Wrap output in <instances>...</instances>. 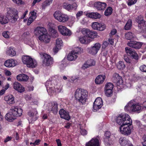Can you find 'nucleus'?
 <instances>
[{"label":"nucleus","instance_id":"obj_5","mask_svg":"<svg viewBox=\"0 0 146 146\" xmlns=\"http://www.w3.org/2000/svg\"><path fill=\"white\" fill-rule=\"evenodd\" d=\"M143 109L144 107L141 106L139 103L133 104L131 101L129 102L125 107V110L130 111H140Z\"/></svg>","mask_w":146,"mask_h":146},{"label":"nucleus","instance_id":"obj_50","mask_svg":"<svg viewBox=\"0 0 146 146\" xmlns=\"http://www.w3.org/2000/svg\"><path fill=\"white\" fill-rule=\"evenodd\" d=\"M102 106L98 104H93V108L94 111H97Z\"/></svg>","mask_w":146,"mask_h":146},{"label":"nucleus","instance_id":"obj_17","mask_svg":"<svg viewBox=\"0 0 146 146\" xmlns=\"http://www.w3.org/2000/svg\"><path fill=\"white\" fill-rule=\"evenodd\" d=\"M78 5L76 3H74L72 5L69 4L66 2L64 3L62 5L63 7L66 10L71 11L73 9L76 10Z\"/></svg>","mask_w":146,"mask_h":146},{"label":"nucleus","instance_id":"obj_24","mask_svg":"<svg viewBox=\"0 0 146 146\" xmlns=\"http://www.w3.org/2000/svg\"><path fill=\"white\" fill-rule=\"evenodd\" d=\"M13 88L19 92L21 93L25 91V88L22 85L17 82H15L13 83Z\"/></svg>","mask_w":146,"mask_h":146},{"label":"nucleus","instance_id":"obj_46","mask_svg":"<svg viewBox=\"0 0 146 146\" xmlns=\"http://www.w3.org/2000/svg\"><path fill=\"white\" fill-rule=\"evenodd\" d=\"M62 45V42L60 38H58L56 40V46L57 47H60Z\"/></svg>","mask_w":146,"mask_h":146},{"label":"nucleus","instance_id":"obj_19","mask_svg":"<svg viewBox=\"0 0 146 146\" xmlns=\"http://www.w3.org/2000/svg\"><path fill=\"white\" fill-rule=\"evenodd\" d=\"M47 30L43 27H38L34 30V34L36 36H42L44 34L46 33Z\"/></svg>","mask_w":146,"mask_h":146},{"label":"nucleus","instance_id":"obj_2","mask_svg":"<svg viewBox=\"0 0 146 146\" xmlns=\"http://www.w3.org/2000/svg\"><path fill=\"white\" fill-rule=\"evenodd\" d=\"M116 121L121 125H126L132 124V121L129 116L127 114L119 115L116 118Z\"/></svg>","mask_w":146,"mask_h":146},{"label":"nucleus","instance_id":"obj_60","mask_svg":"<svg viewBox=\"0 0 146 146\" xmlns=\"http://www.w3.org/2000/svg\"><path fill=\"white\" fill-rule=\"evenodd\" d=\"M83 14V12L82 11H78L76 14V17L77 19L79 18Z\"/></svg>","mask_w":146,"mask_h":146},{"label":"nucleus","instance_id":"obj_3","mask_svg":"<svg viewBox=\"0 0 146 146\" xmlns=\"http://www.w3.org/2000/svg\"><path fill=\"white\" fill-rule=\"evenodd\" d=\"M7 16L12 23H15L19 18L18 12L17 10L13 8H7Z\"/></svg>","mask_w":146,"mask_h":146},{"label":"nucleus","instance_id":"obj_54","mask_svg":"<svg viewBox=\"0 0 146 146\" xmlns=\"http://www.w3.org/2000/svg\"><path fill=\"white\" fill-rule=\"evenodd\" d=\"M124 59L127 63H130L131 62V60L129 58L127 55H124Z\"/></svg>","mask_w":146,"mask_h":146},{"label":"nucleus","instance_id":"obj_18","mask_svg":"<svg viewBox=\"0 0 146 146\" xmlns=\"http://www.w3.org/2000/svg\"><path fill=\"white\" fill-rule=\"evenodd\" d=\"M58 104L56 102L50 103L48 107L49 111H52L54 114H56L58 111Z\"/></svg>","mask_w":146,"mask_h":146},{"label":"nucleus","instance_id":"obj_29","mask_svg":"<svg viewBox=\"0 0 146 146\" xmlns=\"http://www.w3.org/2000/svg\"><path fill=\"white\" fill-rule=\"evenodd\" d=\"M38 39L41 41L44 42L45 43H48L50 41V37L49 35L46 33L42 36H39Z\"/></svg>","mask_w":146,"mask_h":146},{"label":"nucleus","instance_id":"obj_38","mask_svg":"<svg viewBox=\"0 0 146 146\" xmlns=\"http://www.w3.org/2000/svg\"><path fill=\"white\" fill-rule=\"evenodd\" d=\"M6 53L7 55L12 57L15 56L16 54L15 49L11 47L8 48L6 51Z\"/></svg>","mask_w":146,"mask_h":146},{"label":"nucleus","instance_id":"obj_59","mask_svg":"<svg viewBox=\"0 0 146 146\" xmlns=\"http://www.w3.org/2000/svg\"><path fill=\"white\" fill-rule=\"evenodd\" d=\"M9 32H4L2 33V35L5 38H8L9 37V36L8 33H9Z\"/></svg>","mask_w":146,"mask_h":146},{"label":"nucleus","instance_id":"obj_15","mask_svg":"<svg viewBox=\"0 0 146 146\" xmlns=\"http://www.w3.org/2000/svg\"><path fill=\"white\" fill-rule=\"evenodd\" d=\"M92 26L93 29L100 31H103L106 28V26L104 24L98 22L93 23Z\"/></svg>","mask_w":146,"mask_h":146},{"label":"nucleus","instance_id":"obj_57","mask_svg":"<svg viewBox=\"0 0 146 146\" xmlns=\"http://www.w3.org/2000/svg\"><path fill=\"white\" fill-rule=\"evenodd\" d=\"M140 70L142 72H146V66L143 65L141 66L140 67Z\"/></svg>","mask_w":146,"mask_h":146},{"label":"nucleus","instance_id":"obj_43","mask_svg":"<svg viewBox=\"0 0 146 146\" xmlns=\"http://www.w3.org/2000/svg\"><path fill=\"white\" fill-rule=\"evenodd\" d=\"M94 104H96L102 106L103 102L102 98L100 97L97 98L94 103Z\"/></svg>","mask_w":146,"mask_h":146},{"label":"nucleus","instance_id":"obj_41","mask_svg":"<svg viewBox=\"0 0 146 146\" xmlns=\"http://www.w3.org/2000/svg\"><path fill=\"white\" fill-rule=\"evenodd\" d=\"M135 36L134 34L131 32H128L125 35V38L127 40H131Z\"/></svg>","mask_w":146,"mask_h":146},{"label":"nucleus","instance_id":"obj_8","mask_svg":"<svg viewBox=\"0 0 146 146\" xmlns=\"http://www.w3.org/2000/svg\"><path fill=\"white\" fill-rule=\"evenodd\" d=\"M53 15L55 19L60 22H64L68 21L69 19L66 15L63 14L58 11H56Z\"/></svg>","mask_w":146,"mask_h":146},{"label":"nucleus","instance_id":"obj_45","mask_svg":"<svg viewBox=\"0 0 146 146\" xmlns=\"http://www.w3.org/2000/svg\"><path fill=\"white\" fill-rule=\"evenodd\" d=\"M125 67V65L124 62L122 61H120L119 63L117 65V67L119 69H123Z\"/></svg>","mask_w":146,"mask_h":146},{"label":"nucleus","instance_id":"obj_28","mask_svg":"<svg viewBox=\"0 0 146 146\" xmlns=\"http://www.w3.org/2000/svg\"><path fill=\"white\" fill-rule=\"evenodd\" d=\"M16 64V61L13 59L7 60L4 63V65L6 67L10 68L14 67Z\"/></svg>","mask_w":146,"mask_h":146},{"label":"nucleus","instance_id":"obj_40","mask_svg":"<svg viewBox=\"0 0 146 146\" xmlns=\"http://www.w3.org/2000/svg\"><path fill=\"white\" fill-rule=\"evenodd\" d=\"M113 9L111 7H107L104 12V15L106 16L110 15L112 13Z\"/></svg>","mask_w":146,"mask_h":146},{"label":"nucleus","instance_id":"obj_23","mask_svg":"<svg viewBox=\"0 0 146 146\" xmlns=\"http://www.w3.org/2000/svg\"><path fill=\"white\" fill-rule=\"evenodd\" d=\"M125 50L127 54H129L130 55L133 56V58L135 59H137V54L135 51L133 49L127 47H126L125 48Z\"/></svg>","mask_w":146,"mask_h":146},{"label":"nucleus","instance_id":"obj_13","mask_svg":"<svg viewBox=\"0 0 146 146\" xmlns=\"http://www.w3.org/2000/svg\"><path fill=\"white\" fill-rule=\"evenodd\" d=\"M10 111L16 117L20 116L22 113L23 110L21 108L17 106H12Z\"/></svg>","mask_w":146,"mask_h":146},{"label":"nucleus","instance_id":"obj_22","mask_svg":"<svg viewBox=\"0 0 146 146\" xmlns=\"http://www.w3.org/2000/svg\"><path fill=\"white\" fill-rule=\"evenodd\" d=\"M119 142L121 146H133L130 141L125 137H121Z\"/></svg>","mask_w":146,"mask_h":146},{"label":"nucleus","instance_id":"obj_16","mask_svg":"<svg viewBox=\"0 0 146 146\" xmlns=\"http://www.w3.org/2000/svg\"><path fill=\"white\" fill-rule=\"evenodd\" d=\"M58 28L59 32L63 35L70 36L71 35L70 31L65 26L59 25Z\"/></svg>","mask_w":146,"mask_h":146},{"label":"nucleus","instance_id":"obj_30","mask_svg":"<svg viewBox=\"0 0 146 146\" xmlns=\"http://www.w3.org/2000/svg\"><path fill=\"white\" fill-rule=\"evenodd\" d=\"M32 58L27 56H23L22 57V61L23 64H26L27 66L29 68H31V64L29 62H32Z\"/></svg>","mask_w":146,"mask_h":146},{"label":"nucleus","instance_id":"obj_7","mask_svg":"<svg viewBox=\"0 0 146 146\" xmlns=\"http://www.w3.org/2000/svg\"><path fill=\"white\" fill-rule=\"evenodd\" d=\"M132 124H128L127 126L121 125L119 128V131L121 133L125 135H130L131 132L133 129Z\"/></svg>","mask_w":146,"mask_h":146},{"label":"nucleus","instance_id":"obj_31","mask_svg":"<svg viewBox=\"0 0 146 146\" xmlns=\"http://www.w3.org/2000/svg\"><path fill=\"white\" fill-rule=\"evenodd\" d=\"M113 78L115 82L117 83L118 85L122 84L123 81L122 78L118 74L116 73H114L113 75Z\"/></svg>","mask_w":146,"mask_h":146},{"label":"nucleus","instance_id":"obj_62","mask_svg":"<svg viewBox=\"0 0 146 146\" xmlns=\"http://www.w3.org/2000/svg\"><path fill=\"white\" fill-rule=\"evenodd\" d=\"M34 20H35V19H33L32 18L30 17L27 22V25H29Z\"/></svg>","mask_w":146,"mask_h":146},{"label":"nucleus","instance_id":"obj_53","mask_svg":"<svg viewBox=\"0 0 146 146\" xmlns=\"http://www.w3.org/2000/svg\"><path fill=\"white\" fill-rule=\"evenodd\" d=\"M36 13L34 11H33L30 13V17L32 18L33 19H35L36 17Z\"/></svg>","mask_w":146,"mask_h":146},{"label":"nucleus","instance_id":"obj_52","mask_svg":"<svg viewBox=\"0 0 146 146\" xmlns=\"http://www.w3.org/2000/svg\"><path fill=\"white\" fill-rule=\"evenodd\" d=\"M112 90L111 89L107 90L105 89V92L106 95L108 97L112 93Z\"/></svg>","mask_w":146,"mask_h":146},{"label":"nucleus","instance_id":"obj_37","mask_svg":"<svg viewBox=\"0 0 146 146\" xmlns=\"http://www.w3.org/2000/svg\"><path fill=\"white\" fill-rule=\"evenodd\" d=\"M17 80L21 81H26L29 77L26 75L22 74L18 75L17 77Z\"/></svg>","mask_w":146,"mask_h":146},{"label":"nucleus","instance_id":"obj_6","mask_svg":"<svg viewBox=\"0 0 146 146\" xmlns=\"http://www.w3.org/2000/svg\"><path fill=\"white\" fill-rule=\"evenodd\" d=\"M136 21L138 23L139 30L141 32H143L146 29V22L143 20V16L140 15L136 18Z\"/></svg>","mask_w":146,"mask_h":146},{"label":"nucleus","instance_id":"obj_1","mask_svg":"<svg viewBox=\"0 0 146 146\" xmlns=\"http://www.w3.org/2000/svg\"><path fill=\"white\" fill-rule=\"evenodd\" d=\"M87 92L82 89H77L74 94L75 97L77 100L83 104L86 102L87 96Z\"/></svg>","mask_w":146,"mask_h":146},{"label":"nucleus","instance_id":"obj_21","mask_svg":"<svg viewBox=\"0 0 146 146\" xmlns=\"http://www.w3.org/2000/svg\"><path fill=\"white\" fill-rule=\"evenodd\" d=\"M127 45L130 47L138 49L141 47L142 44L136 41H131L127 43Z\"/></svg>","mask_w":146,"mask_h":146},{"label":"nucleus","instance_id":"obj_47","mask_svg":"<svg viewBox=\"0 0 146 146\" xmlns=\"http://www.w3.org/2000/svg\"><path fill=\"white\" fill-rule=\"evenodd\" d=\"M113 87V85L111 83H108L106 85L105 89L112 90Z\"/></svg>","mask_w":146,"mask_h":146},{"label":"nucleus","instance_id":"obj_42","mask_svg":"<svg viewBox=\"0 0 146 146\" xmlns=\"http://www.w3.org/2000/svg\"><path fill=\"white\" fill-rule=\"evenodd\" d=\"M52 0H46L44 1L42 5V9H45V7L49 5L52 3Z\"/></svg>","mask_w":146,"mask_h":146},{"label":"nucleus","instance_id":"obj_48","mask_svg":"<svg viewBox=\"0 0 146 146\" xmlns=\"http://www.w3.org/2000/svg\"><path fill=\"white\" fill-rule=\"evenodd\" d=\"M32 62L29 61V63L31 64V68H34L37 66V62L34 59L32 58Z\"/></svg>","mask_w":146,"mask_h":146},{"label":"nucleus","instance_id":"obj_27","mask_svg":"<svg viewBox=\"0 0 146 146\" xmlns=\"http://www.w3.org/2000/svg\"><path fill=\"white\" fill-rule=\"evenodd\" d=\"M59 113L61 118L68 120L70 119V117L69 116L68 113L63 109H61L59 111Z\"/></svg>","mask_w":146,"mask_h":146},{"label":"nucleus","instance_id":"obj_35","mask_svg":"<svg viewBox=\"0 0 146 146\" xmlns=\"http://www.w3.org/2000/svg\"><path fill=\"white\" fill-rule=\"evenodd\" d=\"M16 117L9 111V112L5 116L6 119L9 122L13 121L16 119Z\"/></svg>","mask_w":146,"mask_h":146},{"label":"nucleus","instance_id":"obj_64","mask_svg":"<svg viewBox=\"0 0 146 146\" xmlns=\"http://www.w3.org/2000/svg\"><path fill=\"white\" fill-rule=\"evenodd\" d=\"M60 49V47H57V46L55 45V47L53 48V50L55 53H57Z\"/></svg>","mask_w":146,"mask_h":146},{"label":"nucleus","instance_id":"obj_63","mask_svg":"<svg viewBox=\"0 0 146 146\" xmlns=\"http://www.w3.org/2000/svg\"><path fill=\"white\" fill-rule=\"evenodd\" d=\"M105 138L109 137L110 138L111 133L109 131H106L105 133Z\"/></svg>","mask_w":146,"mask_h":146},{"label":"nucleus","instance_id":"obj_11","mask_svg":"<svg viewBox=\"0 0 146 146\" xmlns=\"http://www.w3.org/2000/svg\"><path fill=\"white\" fill-rule=\"evenodd\" d=\"M44 60L43 64L46 66H49L53 63V59L50 56L45 53L42 54Z\"/></svg>","mask_w":146,"mask_h":146},{"label":"nucleus","instance_id":"obj_33","mask_svg":"<svg viewBox=\"0 0 146 146\" xmlns=\"http://www.w3.org/2000/svg\"><path fill=\"white\" fill-rule=\"evenodd\" d=\"M86 15L88 17L94 19H100L101 17V15L97 12H93L87 13L86 14Z\"/></svg>","mask_w":146,"mask_h":146},{"label":"nucleus","instance_id":"obj_44","mask_svg":"<svg viewBox=\"0 0 146 146\" xmlns=\"http://www.w3.org/2000/svg\"><path fill=\"white\" fill-rule=\"evenodd\" d=\"M131 21L130 20H129L124 27V29L125 30H129L131 26Z\"/></svg>","mask_w":146,"mask_h":146},{"label":"nucleus","instance_id":"obj_4","mask_svg":"<svg viewBox=\"0 0 146 146\" xmlns=\"http://www.w3.org/2000/svg\"><path fill=\"white\" fill-rule=\"evenodd\" d=\"M7 16L12 23H15L19 18L18 12L17 10L13 8H7Z\"/></svg>","mask_w":146,"mask_h":146},{"label":"nucleus","instance_id":"obj_61","mask_svg":"<svg viewBox=\"0 0 146 146\" xmlns=\"http://www.w3.org/2000/svg\"><path fill=\"white\" fill-rule=\"evenodd\" d=\"M139 129L141 131L146 130V126L143 125H141L139 127Z\"/></svg>","mask_w":146,"mask_h":146},{"label":"nucleus","instance_id":"obj_51","mask_svg":"<svg viewBox=\"0 0 146 146\" xmlns=\"http://www.w3.org/2000/svg\"><path fill=\"white\" fill-rule=\"evenodd\" d=\"M109 138H104V142L107 145H111L113 144V140H111L110 141H109Z\"/></svg>","mask_w":146,"mask_h":146},{"label":"nucleus","instance_id":"obj_20","mask_svg":"<svg viewBox=\"0 0 146 146\" xmlns=\"http://www.w3.org/2000/svg\"><path fill=\"white\" fill-rule=\"evenodd\" d=\"M99 138L97 136V138H92L88 142L86 143V146H100L99 141Z\"/></svg>","mask_w":146,"mask_h":146},{"label":"nucleus","instance_id":"obj_39","mask_svg":"<svg viewBox=\"0 0 146 146\" xmlns=\"http://www.w3.org/2000/svg\"><path fill=\"white\" fill-rule=\"evenodd\" d=\"M9 21L7 17L5 16L0 14V23L2 24H5L7 23Z\"/></svg>","mask_w":146,"mask_h":146},{"label":"nucleus","instance_id":"obj_34","mask_svg":"<svg viewBox=\"0 0 146 146\" xmlns=\"http://www.w3.org/2000/svg\"><path fill=\"white\" fill-rule=\"evenodd\" d=\"M79 40L80 43L83 44H87L90 42V39L86 35L80 36L79 37Z\"/></svg>","mask_w":146,"mask_h":146},{"label":"nucleus","instance_id":"obj_12","mask_svg":"<svg viewBox=\"0 0 146 146\" xmlns=\"http://www.w3.org/2000/svg\"><path fill=\"white\" fill-rule=\"evenodd\" d=\"M45 86L46 87L47 92L49 94H52L54 92H58V89L55 88L52 85L51 82L50 81H47L46 83Z\"/></svg>","mask_w":146,"mask_h":146},{"label":"nucleus","instance_id":"obj_9","mask_svg":"<svg viewBox=\"0 0 146 146\" xmlns=\"http://www.w3.org/2000/svg\"><path fill=\"white\" fill-rule=\"evenodd\" d=\"M101 44L99 43H96L91 47L87 49L88 52L90 54L94 55L96 54L101 48Z\"/></svg>","mask_w":146,"mask_h":146},{"label":"nucleus","instance_id":"obj_26","mask_svg":"<svg viewBox=\"0 0 146 146\" xmlns=\"http://www.w3.org/2000/svg\"><path fill=\"white\" fill-rule=\"evenodd\" d=\"M79 53V51L76 52L75 51H72L71 53L68 55L67 57V59L70 61L75 60L77 58Z\"/></svg>","mask_w":146,"mask_h":146},{"label":"nucleus","instance_id":"obj_49","mask_svg":"<svg viewBox=\"0 0 146 146\" xmlns=\"http://www.w3.org/2000/svg\"><path fill=\"white\" fill-rule=\"evenodd\" d=\"M51 36L54 38L57 37L58 34L56 31L54 29H52L51 31Z\"/></svg>","mask_w":146,"mask_h":146},{"label":"nucleus","instance_id":"obj_58","mask_svg":"<svg viewBox=\"0 0 146 146\" xmlns=\"http://www.w3.org/2000/svg\"><path fill=\"white\" fill-rule=\"evenodd\" d=\"M137 0H131L128 3V5L129 6H131L132 5L135 4L137 2Z\"/></svg>","mask_w":146,"mask_h":146},{"label":"nucleus","instance_id":"obj_36","mask_svg":"<svg viewBox=\"0 0 146 146\" xmlns=\"http://www.w3.org/2000/svg\"><path fill=\"white\" fill-rule=\"evenodd\" d=\"M4 100L7 102V103L9 104H13L15 103L14 98L11 95H8L5 96Z\"/></svg>","mask_w":146,"mask_h":146},{"label":"nucleus","instance_id":"obj_32","mask_svg":"<svg viewBox=\"0 0 146 146\" xmlns=\"http://www.w3.org/2000/svg\"><path fill=\"white\" fill-rule=\"evenodd\" d=\"M105 78L106 76L105 75H98L96 78L95 82L96 84H102L104 82Z\"/></svg>","mask_w":146,"mask_h":146},{"label":"nucleus","instance_id":"obj_14","mask_svg":"<svg viewBox=\"0 0 146 146\" xmlns=\"http://www.w3.org/2000/svg\"><path fill=\"white\" fill-rule=\"evenodd\" d=\"M38 112L36 109H32L28 112V115L31 118V123H33L37 119Z\"/></svg>","mask_w":146,"mask_h":146},{"label":"nucleus","instance_id":"obj_56","mask_svg":"<svg viewBox=\"0 0 146 146\" xmlns=\"http://www.w3.org/2000/svg\"><path fill=\"white\" fill-rule=\"evenodd\" d=\"M12 1L14 3L18 5H21L24 3L22 0H12Z\"/></svg>","mask_w":146,"mask_h":146},{"label":"nucleus","instance_id":"obj_25","mask_svg":"<svg viewBox=\"0 0 146 146\" xmlns=\"http://www.w3.org/2000/svg\"><path fill=\"white\" fill-rule=\"evenodd\" d=\"M106 4L104 2H95L94 4L95 7L99 10L104 9L106 7Z\"/></svg>","mask_w":146,"mask_h":146},{"label":"nucleus","instance_id":"obj_55","mask_svg":"<svg viewBox=\"0 0 146 146\" xmlns=\"http://www.w3.org/2000/svg\"><path fill=\"white\" fill-rule=\"evenodd\" d=\"M87 63L90 64V66L94 65L95 64V62L93 60H90L87 61Z\"/></svg>","mask_w":146,"mask_h":146},{"label":"nucleus","instance_id":"obj_10","mask_svg":"<svg viewBox=\"0 0 146 146\" xmlns=\"http://www.w3.org/2000/svg\"><path fill=\"white\" fill-rule=\"evenodd\" d=\"M83 34L87 36V37L92 38H94L97 36V33L94 31H91L88 29L83 28L81 30Z\"/></svg>","mask_w":146,"mask_h":146}]
</instances>
